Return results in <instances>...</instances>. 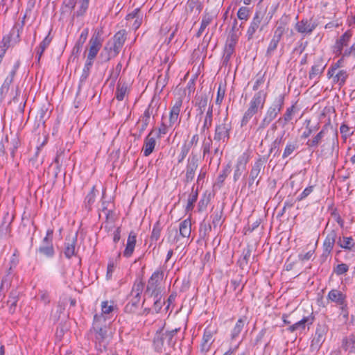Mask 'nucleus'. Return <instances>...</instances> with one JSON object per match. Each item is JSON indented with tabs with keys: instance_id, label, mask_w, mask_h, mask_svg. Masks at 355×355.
Returning a JSON list of instances; mask_svg holds the SVG:
<instances>
[{
	"instance_id": "f257e3e1",
	"label": "nucleus",
	"mask_w": 355,
	"mask_h": 355,
	"mask_svg": "<svg viewBox=\"0 0 355 355\" xmlns=\"http://www.w3.org/2000/svg\"><path fill=\"white\" fill-rule=\"evenodd\" d=\"M105 318L102 315L96 314L88 335L94 343L98 351L105 350L109 344L110 336L107 334V326L105 324Z\"/></svg>"
},
{
	"instance_id": "f03ea898",
	"label": "nucleus",
	"mask_w": 355,
	"mask_h": 355,
	"mask_svg": "<svg viewBox=\"0 0 355 355\" xmlns=\"http://www.w3.org/2000/svg\"><path fill=\"white\" fill-rule=\"evenodd\" d=\"M267 96L268 94L264 90H259L253 95L241 119V127L246 126L253 116L264 107Z\"/></svg>"
},
{
	"instance_id": "7ed1b4c3",
	"label": "nucleus",
	"mask_w": 355,
	"mask_h": 355,
	"mask_svg": "<svg viewBox=\"0 0 355 355\" xmlns=\"http://www.w3.org/2000/svg\"><path fill=\"white\" fill-rule=\"evenodd\" d=\"M284 101L285 94H279L274 98L258 126V131L266 128L278 116L284 108Z\"/></svg>"
},
{
	"instance_id": "20e7f679",
	"label": "nucleus",
	"mask_w": 355,
	"mask_h": 355,
	"mask_svg": "<svg viewBox=\"0 0 355 355\" xmlns=\"http://www.w3.org/2000/svg\"><path fill=\"white\" fill-rule=\"evenodd\" d=\"M266 9H262L260 8L256 10L246 32V37L248 41L254 38V34L257 31L261 32L268 26L269 21L272 17V15L269 19L266 17Z\"/></svg>"
},
{
	"instance_id": "39448f33",
	"label": "nucleus",
	"mask_w": 355,
	"mask_h": 355,
	"mask_svg": "<svg viewBox=\"0 0 355 355\" xmlns=\"http://www.w3.org/2000/svg\"><path fill=\"white\" fill-rule=\"evenodd\" d=\"M164 277V272L162 270H155L148 279L146 289L144 293V300L142 306L146 302V297H156L161 295V288L159 286L161 281Z\"/></svg>"
},
{
	"instance_id": "423d86ee",
	"label": "nucleus",
	"mask_w": 355,
	"mask_h": 355,
	"mask_svg": "<svg viewBox=\"0 0 355 355\" xmlns=\"http://www.w3.org/2000/svg\"><path fill=\"white\" fill-rule=\"evenodd\" d=\"M227 118H225L223 122L217 124L215 127L214 140L215 144L217 143L223 144L224 147L230 138V132L232 130V125L230 123H227Z\"/></svg>"
},
{
	"instance_id": "0eeeda50",
	"label": "nucleus",
	"mask_w": 355,
	"mask_h": 355,
	"mask_svg": "<svg viewBox=\"0 0 355 355\" xmlns=\"http://www.w3.org/2000/svg\"><path fill=\"white\" fill-rule=\"evenodd\" d=\"M53 230L48 229L46 236L42 239L40 247L36 252L44 256L46 258H53L55 255V250L53 244Z\"/></svg>"
},
{
	"instance_id": "6e6552de",
	"label": "nucleus",
	"mask_w": 355,
	"mask_h": 355,
	"mask_svg": "<svg viewBox=\"0 0 355 355\" xmlns=\"http://www.w3.org/2000/svg\"><path fill=\"white\" fill-rule=\"evenodd\" d=\"M269 158V155H259L256 157L254 162L252 164L251 169L249 172V175L252 178H254L257 180L256 187L259 186L261 179V174H263L266 164L267 163Z\"/></svg>"
},
{
	"instance_id": "1a4fd4ad",
	"label": "nucleus",
	"mask_w": 355,
	"mask_h": 355,
	"mask_svg": "<svg viewBox=\"0 0 355 355\" xmlns=\"http://www.w3.org/2000/svg\"><path fill=\"white\" fill-rule=\"evenodd\" d=\"M338 240V230H331L329 231L322 244V253L320 259L322 262L327 261V258L331 256L336 241Z\"/></svg>"
},
{
	"instance_id": "9d476101",
	"label": "nucleus",
	"mask_w": 355,
	"mask_h": 355,
	"mask_svg": "<svg viewBox=\"0 0 355 355\" xmlns=\"http://www.w3.org/2000/svg\"><path fill=\"white\" fill-rule=\"evenodd\" d=\"M318 26V22L313 17L303 18L295 25V31L305 35H311Z\"/></svg>"
},
{
	"instance_id": "9b49d317",
	"label": "nucleus",
	"mask_w": 355,
	"mask_h": 355,
	"mask_svg": "<svg viewBox=\"0 0 355 355\" xmlns=\"http://www.w3.org/2000/svg\"><path fill=\"white\" fill-rule=\"evenodd\" d=\"M237 41L238 36L234 33H232L227 37L222 58L223 66L227 67L229 64L232 55L235 52V46Z\"/></svg>"
},
{
	"instance_id": "f8f14e48",
	"label": "nucleus",
	"mask_w": 355,
	"mask_h": 355,
	"mask_svg": "<svg viewBox=\"0 0 355 355\" xmlns=\"http://www.w3.org/2000/svg\"><path fill=\"white\" fill-rule=\"evenodd\" d=\"M89 4V0H69L68 2L65 3L66 7L70 9H74L76 7V10L72 15V18H79L85 16L86 14Z\"/></svg>"
},
{
	"instance_id": "ddd939ff",
	"label": "nucleus",
	"mask_w": 355,
	"mask_h": 355,
	"mask_svg": "<svg viewBox=\"0 0 355 355\" xmlns=\"http://www.w3.org/2000/svg\"><path fill=\"white\" fill-rule=\"evenodd\" d=\"M198 168V159L196 155L192 154L187 159L186 168L183 171V173H184L183 182L185 184L191 182L194 179Z\"/></svg>"
},
{
	"instance_id": "4468645a",
	"label": "nucleus",
	"mask_w": 355,
	"mask_h": 355,
	"mask_svg": "<svg viewBox=\"0 0 355 355\" xmlns=\"http://www.w3.org/2000/svg\"><path fill=\"white\" fill-rule=\"evenodd\" d=\"M328 329V326L326 324H318L314 337L311 343V347L313 350H318L320 348L326 339Z\"/></svg>"
},
{
	"instance_id": "2eb2a0df",
	"label": "nucleus",
	"mask_w": 355,
	"mask_h": 355,
	"mask_svg": "<svg viewBox=\"0 0 355 355\" xmlns=\"http://www.w3.org/2000/svg\"><path fill=\"white\" fill-rule=\"evenodd\" d=\"M103 40L99 31H95L89 42V49L87 60L93 61L102 46Z\"/></svg>"
},
{
	"instance_id": "dca6fc26",
	"label": "nucleus",
	"mask_w": 355,
	"mask_h": 355,
	"mask_svg": "<svg viewBox=\"0 0 355 355\" xmlns=\"http://www.w3.org/2000/svg\"><path fill=\"white\" fill-rule=\"evenodd\" d=\"M327 64L324 63V59L322 57L318 58L313 65L311 67L310 71L309 72V78L310 80H314L315 83L319 81L320 77L324 72Z\"/></svg>"
},
{
	"instance_id": "f3484780",
	"label": "nucleus",
	"mask_w": 355,
	"mask_h": 355,
	"mask_svg": "<svg viewBox=\"0 0 355 355\" xmlns=\"http://www.w3.org/2000/svg\"><path fill=\"white\" fill-rule=\"evenodd\" d=\"M347 298L346 293L336 288L331 289L327 296V300L335 304L338 307L347 304Z\"/></svg>"
},
{
	"instance_id": "a211bd4d",
	"label": "nucleus",
	"mask_w": 355,
	"mask_h": 355,
	"mask_svg": "<svg viewBox=\"0 0 355 355\" xmlns=\"http://www.w3.org/2000/svg\"><path fill=\"white\" fill-rule=\"evenodd\" d=\"M338 146V135L334 133L331 137H327L325 142L321 146V153L324 155L332 156Z\"/></svg>"
},
{
	"instance_id": "6ab92c4d",
	"label": "nucleus",
	"mask_w": 355,
	"mask_h": 355,
	"mask_svg": "<svg viewBox=\"0 0 355 355\" xmlns=\"http://www.w3.org/2000/svg\"><path fill=\"white\" fill-rule=\"evenodd\" d=\"M314 320L315 316L313 315V313H311L309 315L304 316L300 321L290 325L287 328V330L291 333L297 330L302 331L305 330L306 326L308 327V329H309V327L313 323Z\"/></svg>"
},
{
	"instance_id": "aec40b11",
	"label": "nucleus",
	"mask_w": 355,
	"mask_h": 355,
	"mask_svg": "<svg viewBox=\"0 0 355 355\" xmlns=\"http://www.w3.org/2000/svg\"><path fill=\"white\" fill-rule=\"evenodd\" d=\"M78 241V233L76 232L72 236L66 238L64 243V254L66 258L71 259L73 256H76V245Z\"/></svg>"
},
{
	"instance_id": "412c9836",
	"label": "nucleus",
	"mask_w": 355,
	"mask_h": 355,
	"mask_svg": "<svg viewBox=\"0 0 355 355\" xmlns=\"http://www.w3.org/2000/svg\"><path fill=\"white\" fill-rule=\"evenodd\" d=\"M214 332L208 329L205 328L203 332L202 341L200 343V352L206 354L208 352L213 344L214 339L213 338Z\"/></svg>"
},
{
	"instance_id": "4be33fe9",
	"label": "nucleus",
	"mask_w": 355,
	"mask_h": 355,
	"mask_svg": "<svg viewBox=\"0 0 355 355\" xmlns=\"http://www.w3.org/2000/svg\"><path fill=\"white\" fill-rule=\"evenodd\" d=\"M126 32L125 30L118 31L113 37V42H110V46L119 53L126 40Z\"/></svg>"
},
{
	"instance_id": "5701e85b",
	"label": "nucleus",
	"mask_w": 355,
	"mask_h": 355,
	"mask_svg": "<svg viewBox=\"0 0 355 355\" xmlns=\"http://www.w3.org/2000/svg\"><path fill=\"white\" fill-rule=\"evenodd\" d=\"M274 32L273 36L268 46L265 56L268 58H271L274 54L275 51L277 49L278 44L282 40L283 35L282 33Z\"/></svg>"
},
{
	"instance_id": "b1692460",
	"label": "nucleus",
	"mask_w": 355,
	"mask_h": 355,
	"mask_svg": "<svg viewBox=\"0 0 355 355\" xmlns=\"http://www.w3.org/2000/svg\"><path fill=\"white\" fill-rule=\"evenodd\" d=\"M164 336L162 329L157 331L153 340V346L155 352L162 353L166 351L164 347Z\"/></svg>"
},
{
	"instance_id": "393cba45",
	"label": "nucleus",
	"mask_w": 355,
	"mask_h": 355,
	"mask_svg": "<svg viewBox=\"0 0 355 355\" xmlns=\"http://www.w3.org/2000/svg\"><path fill=\"white\" fill-rule=\"evenodd\" d=\"M296 112L295 104L286 108L284 114L277 120V123L282 127H285L293 119Z\"/></svg>"
},
{
	"instance_id": "a878e982",
	"label": "nucleus",
	"mask_w": 355,
	"mask_h": 355,
	"mask_svg": "<svg viewBox=\"0 0 355 355\" xmlns=\"http://www.w3.org/2000/svg\"><path fill=\"white\" fill-rule=\"evenodd\" d=\"M136 238L137 234L135 232L131 231L128 235L126 246L123 252V254L125 257L129 258L132 255L136 245Z\"/></svg>"
},
{
	"instance_id": "bb28decb",
	"label": "nucleus",
	"mask_w": 355,
	"mask_h": 355,
	"mask_svg": "<svg viewBox=\"0 0 355 355\" xmlns=\"http://www.w3.org/2000/svg\"><path fill=\"white\" fill-rule=\"evenodd\" d=\"M326 128L324 126L320 132H318L311 139H308L306 143L309 149H315L321 144L322 139L324 137Z\"/></svg>"
},
{
	"instance_id": "cd10ccee",
	"label": "nucleus",
	"mask_w": 355,
	"mask_h": 355,
	"mask_svg": "<svg viewBox=\"0 0 355 355\" xmlns=\"http://www.w3.org/2000/svg\"><path fill=\"white\" fill-rule=\"evenodd\" d=\"M118 54V52L110 46V42H107L101 51L99 55V59L102 63L107 62L112 58H115Z\"/></svg>"
},
{
	"instance_id": "c85d7f7f",
	"label": "nucleus",
	"mask_w": 355,
	"mask_h": 355,
	"mask_svg": "<svg viewBox=\"0 0 355 355\" xmlns=\"http://www.w3.org/2000/svg\"><path fill=\"white\" fill-rule=\"evenodd\" d=\"M153 132V130H151L144 139L143 151L144 155L146 157L149 156L153 152L156 145L155 139L153 137H151Z\"/></svg>"
},
{
	"instance_id": "c756f323",
	"label": "nucleus",
	"mask_w": 355,
	"mask_h": 355,
	"mask_svg": "<svg viewBox=\"0 0 355 355\" xmlns=\"http://www.w3.org/2000/svg\"><path fill=\"white\" fill-rule=\"evenodd\" d=\"M130 297L131 298L125 306L124 311L128 313H133L137 311L139 306L141 297L130 295Z\"/></svg>"
},
{
	"instance_id": "7c9ffc66",
	"label": "nucleus",
	"mask_w": 355,
	"mask_h": 355,
	"mask_svg": "<svg viewBox=\"0 0 355 355\" xmlns=\"http://www.w3.org/2000/svg\"><path fill=\"white\" fill-rule=\"evenodd\" d=\"M247 322V317L242 316L236 322L235 326L232 329L230 334V338L232 340H235L242 331L245 324Z\"/></svg>"
},
{
	"instance_id": "2f4dec72",
	"label": "nucleus",
	"mask_w": 355,
	"mask_h": 355,
	"mask_svg": "<svg viewBox=\"0 0 355 355\" xmlns=\"http://www.w3.org/2000/svg\"><path fill=\"white\" fill-rule=\"evenodd\" d=\"M24 19L21 21V24L15 25L11 29L9 36H11V40L12 41V44L16 45L20 42V34L23 30V27L24 26Z\"/></svg>"
},
{
	"instance_id": "473e14b6",
	"label": "nucleus",
	"mask_w": 355,
	"mask_h": 355,
	"mask_svg": "<svg viewBox=\"0 0 355 355\" xmlns=\"http://www.w3.org/2000/svg\"><path fill=\"white\" fill-rule=\"evenodd\" d=\"M52 41V37H50V32L44 37V39L40 42L39 46L35 49L36 58L38 63H40L41 57L42 56L46 49L50 45Z\"/></svg>"
},
{
	"instance_id": "72a5a7b5",
	"label": "nucleus",
	"mask_w": 355,
	"mask_h": 355,
	"mask_svg": "<svg viewBox=\"0 0 355 355\" xmlns=\"http://www.w3.org/2000/svg\"><path fill=\"white\" fill-rule=\"evenodd\" d=\"M342 348L349 353L355 354V335L350 334L344 338L342 341Z\"/></svg>"
},
{
	"instance_id": "f704fd0d",
	"label": "nucleus",
	"mask_w": 355,
	"mask_h": 355,
	"mask_svg": "<svg viewBox=\"0 0 355 355\" xmlns=\"http://www.w3.org/2000/svg\"><path fill=\"white\" fill-rule=\"evenodd\" d=\"M214 16L212 14H211L207 11L205 12V13L202 17L200 26L196 35V36L197 37H200L201 36V35L202 34V33L204 32V31L205 30L207 26L208 25H209V24L212 21V20L214 19Z\"/></svg>"
},
{
	"instance_id": "c9c22d12",
	"label": "nucleus",
	"mask_w": 355,
	"mask_h": 355,
	"mask_svg": "<svg viewBox=\"0 0 355 355\" xmlns=\"http://www.w3.org/2000/svg\"><path fill=\"white\" fill-rule=\"evenodd\" d=\"M304 125L305 130L302 132L301 135L302 139H307L311 136V135L313 132L318 131L320 128L318 123L315 124H311V119H306L304 121Z\"/></svg>"
},
{
	"instance_id": "e433bc0d",
	"label": "nucleus",
	"mask_w": 355,
	"mask_h": 355,
	"mask_svg": "<svg viewBox=\"0 0 355 355\" xmlns=\"http://www.w3.org/2000/svg\"><path fill=\"white\" fill-rule=\"evenodd\" d=\"M337 245L344 250H351L355 246V241L352 236H340L337 240Z\"/></svg>"
},
{
	"instance_id": "4c0bfd02",
	"label": "nucleus",
	"mask_w": 355,
	"mask_h": 355,
	"mask_svg": "<svg viewBox=\"0 0 355 355\" xmlns=\"http://www.w3.org/2000/svg\"><path fill=\"white\" fill-rule=\"evenodd\" d=\"M252 248L251 245H248L243 249L242 257L239 259L238 263L241 269H244L248 265L250 257H251Z\"/></svg>"
},
{
	"instance_id": "58836bf2",
	"label": "nucleus",
	"mask_w": 355,
	"mask_h": 355,
	"mask_svg": "<svg viewBox=\"0 0 355 355\" xmlns=\"http://www.w3.org/2000/svg\"><path fill=\"white\" fill-rule=\"evenodd\" d=\"M231 171V164L229 163L220 171L217 178L216 182L214 184V187H217L218 189H220L223 185L225 178L229 175Z\"/></svg>"
},
{
	"instance_id": "ea45409f",
	"label": "nucleus",
	"mask_w": 355,
	"mask_h": 355,
	"mask_svg": "<svg viewBox=\"0 0 355 355\" xmlns=\"http://www.w3.org/2000/svg\"><path fill=\"white\" fill-rule=\"evenodd\" d=\"M19 293L16 290H12L8 296L7 304L9 305V313L13 314L16 311L18 302Z\"/></svg>"
},
{
	"instance_id": "a19ab883",
	"label": "nucleus",
	"mask_w": 355,
	"mask_h": 355,
	"mask_svg": "<svg viewBox=\"0 0 355 355\" xmlns=\"http://www.w3.org/2000/svg\"><path fill=\"white\" fill-rule=\"evenodd\" d=\"M180 235L183 238H189L191 232V223L187 218L180 223Z\"/></svg>"
},
{
	"instance_id": "79ce46f5",
	"label": "nucleus",
	"mask_w": 355,
	"mask_h": 355,
	"mask_svg": "<svg viewBox=\"0 0 355 355\" xmlns=\"http://www.w3.org/2000/svg\"><path fill=\"white\" fill-rule=\"evenodd\" d=\"M299 147L298 141L297 139L289 141L286 143V147L282 154V158L286 159L297 150Z\"/></svg>"
},
{
	"instance_id": "37998d69",
	"label": "nucleus",
	"mask_w": 355,
	"mask_h": 355,
	"mask_svg": "<svg viewBox=\"0 0 355 355\" xmlns=\"http://www.w3.org/2000/svg\"><path fill=\"white\" fill-rule=\"evenodd\" d=\"M213 119V105H209L207 111L203 125L201 128V132H205L206 130H209L212 125Z\"/></svg>"
},
{
	"instance_id": "c03bdc74",
	"label": "nucleus",
	"mask_w": 355,
	"mask_h": 355,
	"mask_svg": "<svg viewBox=\"0 0 355 355\" xmlns=\"http://www.w3.org/2000/svg\"><path fill=\"white\" fill-rule=\"evenodd\" d=\"M93 65V61L87 60L86 62L84 65L82 74L80 77L79 80V85L78 87L80 88V87L83 85V84L87 80V78L89 76L90 73V69Z\"/></svg>"
},
{
	"instance_id": "a18cd8bd",
	"label": "nucleus",
	"mask_w": 355,
	"mask_h": 355,
	"mask_svg": "<svg viewBox=\"0 0 355 355\" xmlns=\"http://www.w3.org/2000/svg\"><path fill=\"white\" fill-rule=\"evenodd\" d=\"M128 90V85L125 83H122L121 80L119 81L116 85L115 97L116 98L121 101L123 100Z\"/></svg>"
},
{
	"instance_id": "49530a36",
	"label": "nucleus",
	"mask_w": 355,
	"mask_h": 355,
	"mask_svg": "<svg viewBox=\"0 0 355 355\" xmlns=\"http://www.w3.org/2000/svg\"><path fill=\"white\" fill-rule=\"evenodd\" d=\"M349 75L346 70H339L334 76V83H337L340 87H343L348 78Z\"/></svg>"
},
{
	"instance_id": "de8ad7c7",
	"label": "nucleus",
	"mask_w": 355,
	"mask_h": 355,
	"mask_svg": "<svg viewBox=\"0 0 355 355\" xmlns=\"http://www.w3.org/2000/svg\"><path fill=\"white\" fill-rule=\"evenodd\" d=\"M102 211L105 212L106 216L105 228L110 230L112 227L115 221V213L112 210L107 209L105 207H103Z\"/></svg>"
},
{
	"instance_id": "09e8293b",
	"label": "nucleus",
	"mask_w": 355,
	"mask_h": 355,
	"mask_svg": "<svg viewBox=\"0 0 355 355\" xmlns=\"http://www.w3.org/2000/svg\"><path fill=\"white\" fill-rule=\"evenodd\" d=\"M144 288V282L141 278L137 279L132 286L130 295H135L141 297L142 291Z\"/></svg>"
},
{
	"instance_id": "8fccbe9b",
	"label": "nucleus",
	"mask_w": 355,
	"mask_h": 355,
	"mask_svg": "<svg viewBox=\"0 0 355 355\" xmlns=\"http://www.w3.org/2000/svg\"><path fill=\"white\" fill-rule=\"evenodd\" d=\"M98 191L96 189L95 186H94L90 191V192L87 195L85 199V208L89 211L92 209L93 204L95 202V198Z\"/></svg>"
},
{
	"instance_id": "3c124183",
	"label": "nucleus",
	"mask_w": 355,
	"mask_h": 355,
	"mask_svg": "<svg viewBox=\"0 0 355 355\" xmlns=\"http://www.w3.org/2000/svg\"><path fill=\"white\" fill-rule=\"evenodd\" d=\"M153 111L154 108L150 104L144 111L143 115L141 116V119L137 122V125H139V123L141 122V124L148 126L150 122V116L153 114Z\"/></svg>"
},
{
	"instance_id": "603ef678",
	"label": "nucleus",
	"mask_w": 355,
	"mask_h": 355,
	"mask_svg": "<svg viewBox=\"0 0 355 355\" xmlns=\"http://www.w3.org/2000/svg\"><path fill=\"white\" fill-rule=\"evenodd\" d=\"M223 208L218 210L216 209L211 215L212 218V225L214 228H216L218 226H221L225 218H223Z\"/></svg>"
},
{
	"instance_id": "864d4df0",
	"label": "nucleus",
	"mask_w": 355,
	"mask_h": 355,
	"mask_svg": "<svg viewBox=\"0 0 355 355\" xmlns=\"http://www.w3.org/2000/svg\"><path fill=\"white\" fill-rule=\"evenodd\" d=\"M289 21H290L289 15H287L286 14L283 15L281 17L279 22L277 23L278 26L274 32H278V31H279V33H282L281 35H283L284 34V33L286 32V26H287Z\"/></svg>"
},
{
	"instance_id": "5fc2aeb1",
	"label": "nucleus",
	"mask_w": 355,
	"mask_h": 355,
	"mask_svg": "<svg viewBox=\"0 0 355 355\" xmlns=\"http://www.w3.org/2000/svg\"><path fill=\"white\" fill-rule=\"evenodd\" d=\"M180 331V328H175L171 331H166L164 333V340H166L167 345L173 347L175 344V339L174 338L176 334Z\"/></svg>"
},
{
	"instance_id": "6e6d98bb",
	"label": "nucleus",
	"mask_w": 355,
	"mask_h": 355,
	"mask_svg": "<svg viewBox=\"0 0 355 355\" xmlns=\"http://www.w3.org/2000/svg\"><path fill=\"white\" fill-rule=\"evenodd\" d=\"M208 103V96L206 93L197 94L195 97V106L198 108H206Z\"/></svg>"
},
{
	"instance_id": "4d7b16f0",
	"label": "nucleus",
	"mask_w": 355,
	"mask_h": 355,
	"mask_svg": "<svg viewBox=\"0 0 355 355\" xmlns=\"http://www.w3.org/2000/svg\"><path fill=\"white\" fill-rule=\"evenodd\" d=\"M13 80L6 77L0 87V103L3 101L4 99L6 94L8 92L10 89V86L12 83Z\"/></svg>"
},
{
	"instance_id": "13d9d810",
	"label": "nucleus",
	"mask_w": 355,
	"mask_h": 355,
	"mask_svg": "<svg viewBox=\"0 0 355 355\" xmlns=\"http://www.w3.org/2000/svg\"><path fill=\"white\" fill-rule=\"evenodd\" d=\"M250 160V153L245 151L236 160V166L239 167H241L246 169L247 164Z\"/></svg>"
},
{
	"instance_id": "bf43d9fd",
	"label": "nucleus",
	"mask_w": 355,
	"mask_h": 355,
	"mask_svg": "<svg viewBox=\"0 0 355 355\" xmlns=\"http://www.w3.org/2000/svg\"><path fill=\"white\" fill-rule=\"evenodd\" d=\"M155 302L153 306V313H158L160 312L162 306L165 304L166 301L164 299H162V295H159L158 297H154Z\"/></svg>"
},
{
	"instance_id": "052dcab7",
	"label": "nucleus",
	"mask_w": 355,
	"mask_h": 355,
	"mask_svg": "<svg viewBox=\"0 0 355 355\" xmlns=\"http://www.w3.org/2000/svg\"><path fill=\"white\" fill-rule=\"evenodd\" d=\"M352 36V33L350 30L345 31L339 39L336 40L340 45L343 46H347L348 43Z\"/></svg>"
},
{
	"instance_id": "680f3d73",
	"label": "nucleus",
	"mask_w": 355,
	"mask_h": 355,
	"mask_svg": "<svg viewBox=\"0 0 355 355\" xmlns=\"http://www.w3.org/2000/svg\"><path fill=\"white\" fill-rule=\"evenodd\" d=\"M250 10L245 6L241 7L237 12V17L241 20L247 21L250 16Z\"/></svg>"
},
{
	"instance_id": "e2e57ef3",
	"label": "nucleus",
	"mask_w": 355,
	"mask_h": 355,
	"mask_svg": "<svg viewBox=\"0 0 355 355\" xmlns=\"http://www.w3.org/2000/svg\"><path fill=\"white\" fill-rule=\"evenodd\" d=\"M162 227L159 221L156 222L153 226L150 239L151 241H157L159 239Z\"/></svg>"
},
{
	"instance_id": "0e129e2a",
	"label": "nucleus",
	"mask_w": 355,
	"mask_h": 355,
	"mask_svg": "<svg viewBox=\"0 0 355 355\" xmlns=\"http://www.w3.org/2000/svg\"><path fill=\"white\" fill-rule=\"evenodd\" d=\"M10 223L11 222L7 223L6 221V218H3L0 226V239L10 232Z\"/></svg>"
},
{
	"instance_id": "69168bd1",
	"label": "nucleus",
	"mask_w": 355,
	"mask_h": 355,
	"mask_svg": "<svg viewBox=\"0 0 355 355\" xmlns=\"http://www.w3.org/2000/svg\"><path fill=\"white\" fill-rule=\"evenodd\" d=\"M285 132H283V133L277 137V138L273 141V142L271 144V148L269 150V156L270 155V153L273 151L275 148H279V146L281 145V144L283 142L284 136Z\"/></svg>"
},
{
	"instance_id": "338daca9",
	"label": "nucleus",
	"mask_w": 355,
	"mask_h": 355,
	"mask_svg": "<svg viewBox=\"0 0 355 355\" xmlns=\"http://www.w3.org/2000/svg\"><path fill=\"white\" fill-rule=\"evenodd\" d=\"M189 150H190V148L189 147H187L186 145H184V144H182L181 148H180V153L178 157V164H180L184 161V159L188 155Z\"/></svg>"
},
{
	"instance_id": "774afa93",
	"label": "nucleus",
	"mask_w": 355,
	"mask_h": 355,
	"mask_svg": "<svg viewBox=\"0 0 355 355\" xmlns=\"http://www.w3.org/2000/svg\"><path fill=\"white\" fill-rule=\"evenodd\" d=\"M242 279L243 276L238 275L235 277L231 279L230 284L231 286L233 288V291H236L238 288H239L240 286L242 284Z\"/></svg>"
}]
</instances>
